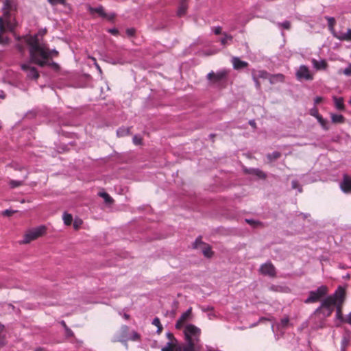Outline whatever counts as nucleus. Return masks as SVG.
I'll return each mask as SVG.
<instances>
[{"label": "nucleus", "instance_id": "nucleus-1", "mask_svg": "<svg viewBox=\"0 0 351 351\" xmlns=\"http://www.w3.org/2000/svg\"><path fill=\"white\" fill-rule=\"evenodd\" d=\"M22 39L29 47V51L32 62L40 67L47 66V60L59 56V52L57 50H50L45 45H41L36 34L25 36Z\"/></svg>", "mask_w": 351, "mask_h": 351}, {"label": "nucleus", "instance_id": "nucleus-2", "mask_svg": "<svg viewBox=\"0 0 351 351\" xmlns=\"http://www.w3.org/2000/svg\"><path fill=\"white\" fill-rule=\"evenodd\" d=\"M16 0H5L2 8L3 16H0V45H6L10 43L9 38L5 35L7 31L13 32L16 22L13 14L16 12Z\"/></svg>", "mask_w": 351, "mask_h": 351}, {"label": "nucleus", "instance_id": "nucleus-3", "mask_svg": "<svg viewBox=\"0 0 351 351\" xmlns=\"http://www.w3.org/2000/svg\"><path fill=\"white\" fill-rule=\"evenodd\" d=\"M343 298H346V289L341 286L337 287L334 293L326 295L320 303L318 308L315 309L313 316L319 319H325L331 316L335 308Z\"/></svg>", "mask_w": 351, "mask_h": 351}, {"label": "nucleus", "instance_id": "nucleus-4", "mask_svg": "<svg viewBox=\"0 0 351 351\" xmlns=\"http://www.w3.org/2000/svg\"><path fill=\"white\" fill-rule=\"evenodd\" d=\"M201 329L193 324H188L184 330L186 344L182 351H195L200 342Z\"/></svg>", "mask_w": 351, "mask_h": 351}, {"label": "nucleus", "instance_id": "nucleus-5", "mask_svg": "<svg viewBox=\"0 0 351 351\" xmlns=\"http://www.w3.org/2000/svg\"><path fill=\"white\" fill-rule=\"evenodd\" d=\"M329 289L326 285H322L316 290L310 291L308 298L304 300L305 304H313L321 302L328 293Z\"/></svg>", "mask_w": 351, "mask_h": 351}, {"label": "nucleus", "instance_id": "nucleus-6", "mask_svg": "<svg viewBox=\"0 0 351 351\" xmlns=\"http://www.w3.org/2000/svg\"><path fill=\"white\" fill-rule=\"evenodd\" d=\"M46 232V228L45 226H40L32 230H30L26 232L24 236V240L23 243H29L32 241H34L38 237L43 236Z\"/></svg>", "mask_w": 351, "mask_h": 351}, {"label": "nucleus", "instance_id": "nucleus-7", "mask_svg": "<svg viewBox=\"0 0 351 351\" xmlns=\"http://www.w3.org/2000/svg\"><path fill=\"white\" fill-rule=\"evenodd\" d=\"M228 75V71L226 69L215 73L210 72L207 75V79L213 84H218L221 82H226Z\"/></svg>", "mask_w": 351, "mask_h": 351}, {"label": "nucleus", "instance_id": "nucleus-8", "mask_svg": "<svg viewBox=\"0 0 351 351\" xmlns=\"http://www.w3.org/2000/svg\"><path fill=\"white\" fill-rule=\"evenodd\" d=\"M193 247L195 249H201L204 256L207 258H210L213 254L211 247L208 244L204 243L200 237L196 239L193 244Z\"/></svg>", "mask_w": 351, "mask_h": 351}, {"label": "nucleus", "instance_id": "nucleus-9", "mask_svg": "<svg viewBox=\"0 0 351 351\" xmlns=\"http://www.w3.org/2000/svg\"><path fill=\"white\" fill-rule=\"evenodd\" d=\"M296 77L299 80H305L311 81L313 80V74L311 72L308 67L305 65H301L295 73Z\"/></svg>", "mask_w": 351, "mask_h": 351}, {"label": "nucleus", "instance_id": "nucleus-10", "mask_svg": "<svg viewBox=\"0 0 351 351\" xmlns=\"http://www.w3.org/2000/svg\"><path fill=\"white\" fill-rule=\"evenodd\" d=\"M21 69L27 73V76L29 79L37 80L40 76L37 69L34 66H31L29 64H23Z\"/></svg>", "mask_w": 351, "mask_h": 351}, {"label": "nucleus", "instance_id": "nucleus-11", "mask_svg": "<svg viewBox=\"0 0 351 351\" xmlns=\"http://www.w3.org/2000/svg\"><path fill=\"white\" fill-rule=\"evenodd\" d=\"M192 316V308H189L186 312L183 313L176 324V329H181L184 324L188 322Z\"/></svg>", "mask_w": 351, "mask_h": 351}, {"label": "nucleus", "instance_id": "nucleus-12", "mask_svg": "<svg viewBox=\"0 0 351 351\" xmlns=\"http://www.w3.org/2000/svg\"><path fill=\"white\" fill-rule=\"evenodd\" d=\"M265 79H268L272 84L282 83L285 81V76L282 74L269 75L265 72Z\"/></svg>", "mask_w": 351, "mask_h": 351}, {"label": "nucleus", "instance_id": "nucleus-13", "mask_svg": "<svg viewBox=\"0 0 351 351\" xmlns=\"http://www.w3.org/2000/svg\"><path fill=\"white\" fill-rule=\"evenodd\" d=\"M346 298H343V299L339 301L338 304L335 308L336 311V317L337 319L340 320L341 322L344 323L345 317L343 316V306L346 301Z\"/></svg>", "mask_w": 351, "mask_h": 351}, {"label": "nucleus", "instance_id": "nucleus-14", "mask_svg": "<svg viewBox=\"0 0 351 351\" xmlns=\"http://www.w3.org/2000/svg\"><path fill=\"white\" fill-rule=\"evenodd\" d=\"M341 188L345 193L351 192V178L348 175L343 176V179L341 183Z\"/></svg>", "mask_w": 351, "mask_h": 351}, {"label": "nucleus", "instance_id": "nucleus-15", "mask_svg": "<svg viewBox=\"0 0 351 351\" xmlns=\"http://www.w3.org/2000/svg\"><path fill=\"white\" fill-rule=\"evenodd\" d=\"M311 62L313 67L317 71L326 70L328 66L327 62L325 60L318 61L313 58L311 60Z\"/></svg>", "mask_w": 351, "mask_h": 351}, {"label": "nucleus", "instance_id": "nucleus-16", "mask_svg": "<svg viewBox=\"0 0 351 351\" xmlns=\"http://www.w3.org/2000/svg\"><path fill=\"white\" fill-rule=\"evenodd\" d=\"M232 62L234 69L239 70L247 66L248 63L245 61L241 60L237 57L232 58Z\"/></svg>", "mask_w": 351, "mask_h": 351}, {"label": "nucleus", "instance_id": "nucleus-17", "mask_svg": "<svg viewBox=\"0 0 351 351\" xmlns=\"http://www.w3.org/2000/svg\"><path fill=\"white\" fill-rule=\"evenodd\" d=\"M183 347L177 345L173 341L168 342L165 347L162 348V351H182Z\"/></svg>", "mask_w": 351, "mask_h": 351}, {"label": "nucleus", "instance_id": "nucleus-18", "mask_svg": "<svg viewBox=\"0 0 351 351\" xmlns=\"http://www.w3.org/2000/svg\"><path fill=\"white\" fill-rule=\"evenodd\" d=\"M334 36L340 40L351 41V29H348L346 32H339Z\"/></svg>", "mask_w": 351, "mask_h": 351}, {"label": "nucleus", "instance_id": "nucleus-19", "mask_svg": "<svg viewBox=\"0 0 351 351\" xmlns=\"http://www.w3.org/2000/svg\"><path fill=\"white\" fill-rule=\"evenodd\" d=\"M265 275H267L271 278L276 276V268L271 263H265Z\"/></svg>", "mask_w": 351, "mask_h": 351}, {"label": "nucleus", "instance_id": "nucleus-20", "mask_svg": "<svg viewBox=\"0 0 351 351\" xmlns=\"http://www.w3.org/2000/svg\"><path fill=\"white\" fill-rule=\"evenodd\" d=\"M89 12L90 14L97 13L102 17H106V14L104 9L102 6H99L97 8L90 7Z\"/></svg>", "mask_w": 351, "mask_h": 351}, {"label": "nucleus", "instance_id": "nucleus-21", "mask_svg": "<svg viewBox=\"0 0 351 351\" xmlns=\"http://www.w3.org/2000/svg\"><path fill=\"white\" fill-rule=\"evenodd\" d=\"M335 106L339 110H344L345 105L343 104V99L342 97H334Z\"/></svg>", "mask_w": 351, "mask_h": 351}, {"label": "nucleus", "instance_id": "nucleus-22", "mask_svg": "<svg viewBox=\"0 0 351 351\" xmlns=\"http://www.w3.org/2000/svg\"><path fill=\"white\" fill-rule=\"evenodd\" d=\"M331 119L334 123H343L345 121V117L341 114H331Z\"/></svg>", "mask_w": 351, "mask_h": 351}, {"label": "nucleus", "instance_id": "nucleus-23", "mask_svg": "<svg viewBox=\"0 0 351 351\" xmlns=\"http://www.w3.org/2000/svg\"><path fill=\"white\" fill-rule=\"evenodd\" d=\"M186 10H187L186 3L185 2V1H182L180 3V6H179V8L178 10V15L179 16H184L186 12Z\"/></svg>", "mask_w": 351, "mask_h": 351}, {"label": "nucleus", "instance_id": "nucleus-24", "mask_svg": "<svg viewBox=\"0 0 351 351\" xmlns=\"http://www.w3.org/2000/svg\"><path fill=\"white\" fill-rule=\"evenodd\" d=\"M99 196L104 198L105 202L108 204H112L114 202L113 199L106 192H99Z\"/></svg>", "mask_w": 351, "mask_h": 351}, {"label": "nucleus", "instance_id": "nucleus-25", "mask_svg": "<svg viewBox=\"0 0 351 351\" xmlns=\"http://www.w3.org/2000/svg\"><path fill=\"white\" fill-rule=\"evenodd\" d=\"M152 324L156 326L158 328V330H157L158 334H160L162 330V326L160 323V319L158 317H155L152 322Z\"/></svg>", "mask_w": 351, "mask_h": 351}, {"label": "nucleus", "instance_id": "nucleus-26", "mask_svg": "<svg viewBox=\"0 0 351 351\" xmlns=\"http://www.w3.org/2000/svg\"><path fill=\"white\" fill-rule=\"evenodd\" d=\"M281 156V153L279 152H274L272 154H267V158L270 162L274 161Z\"/></svg>", "mask_w": 351, "mask_h": 351}, {"label": "nucleus", "instance_id": "nucleus-27", "mask_svg": "<svg viewBox=\"0 0 351 351\" xmlns=\"http://www.w3.org/2000/svg\"><path fill=\"white\" fill-rule=\"evenodd\" d=\"M63 220L65 225L70 226L73 221V217L71 214L65 213L63 215Z\"/></svg>", "mask_w": 351, "mask_h": 351}, {"label": "nucleus", "instance_id": "nucleus-28", "mask_svg": "<svg viewBox=\"0 0 351 351\" xmlns=\"http://www.w3.org/2000/svg\"><path fill=\"white\" fill-rule=\"evenodd\" d=\"M318 122L319 123V124L322 125V127L327 130H328V122L326 120H325L322 115H317V118Z\"/></svg>", "mask_w": 351, "mask_h": 351}, {"label": "nucleus", "instance_id": "nucleus-29", "mask_svg": "<svg viewBox=\"0 0 351 351\" xmlns=\"http://www.w3.org/2000/svg\"><path fill=\"white\" fill-rule=\"evenodd\" d=\"M224 37L221 39V43L222 45L226 46L228 44V41H232L233 37L231 35H229L226 33H223Z\"/></svg>", "mask_w": 351, "mask_h": 351}, {"label": "nucleus", "instance_id": "nucleus-30", "mask_svg": "<svg viewBox=\"0 0 351 351\" xmlns=\"http://www.w3.org/2000/svg\"><path fill=\"white\" fill-rule=\"evenodd\" d=\"M325 18H326V19L328 21V25L329 29L330 30H333L334 29V27H335V23H336L335 18L330 17V16H326Z\"/></svg>", "mask_w": 351, "mask_h": 351}, {"label": "nucleus", "instance_id": "nucleus-31", "mask_svg": "<svg viewBox=\"0 0 351 351\" xmlns=\"http://www.w3.org/2000/svg\"><path fill=\"white\" fill-rule=\"evenodd\" d=\"M289 324V319L288 317H283L280 320V323L279 324V326L282 328H286L288 327Z\"/></svg>", "mask_w": 351, "mask_h": 351}, {"label": "nucleus", "instance_id": "nucleus-32", "mask_svg": "<svg viewBox=\"0 0 351 351\" xmlns=\"http://www.w3.org/2000/svg\"><path fill=\"white\" fill-rule=\"evenodd\" d=\"M4 330V326L0 323V346H3L5 342L4 335L2 334Z\"/></svg>", "mask_w": 351, "mask_h": 351}, {"label": "nucleus", "instance_id": "nucleus-33", "mask_svg": "<svg viewBox=\"0 0 351 351\" xmlns=\"http://www.w3.org/2000/svg\"><path fill=\"white\" fill-rule=\"evenodd\" d=\"M278 27H282L285 29L289 30L291 29V23L289 21H285L282 23H278Z\"/></svg>", "mask_w": 351, "mask_h": 351}, {"label": "nucleus", "instance_id": "nucleus-34", "mask_svg": "<svg viewBox=\"0 0 351 351\" xmlns=\"http://www.w3.org/2000/svg\"><path fill=\"white\" fill-rule=\"evenodd\" d=\"M130 134V128H120L117 130V135L119 136H123Z\"/></svg>", "mask_w": 351, "mask_h": 351}, {"label": "nucleus", "instance_id": "nucleus-35", "mask_svg": "<svg viewBox=\"0 0 351 351\" xmlns=\"http://www.w3.org/2000/svg\"><path fill=\"white\" fill-rule=\"evenodd\" d=\"M48 2L51 5H65L66 4V0H47Z\"/></svg>", "mask_w": 351, "mask_h": 351}, {"label": "nucleus", "instance_id": "nucleus-36", "mask_svg": "<svg viewBox=\"0 0 351 351\" xmlns=\"http://www.w3.org/2000/svg\"><path fill=\"white\" fill-rule=\"evenodd\" d=\"M129 328L126 325H123L121 327L120 332L121 335V337H125L128 332Z\"/></svg>", "mask_w": 351, "mask_h": 351}, {"label": "nucleus", "instance_id": "nucleus-37", "mask_svg": "<svg viewBox=\"0 0 351 351\" xmlns=\"http://www.w3.org/2000/svg\"><path fill=\"white\" fill-rule=\"evenodd\" d=\"M291 186H292V189H298L300 193H301L302 191V189L297 180H292Z\"/></svg>", "mask_w": 351, "mask_h": 351}, {"label": "nucleus", "instance_id": "nucleus-38", "mask_svg": "<svg viewBox=\"0 0 351 351\" xmlns=\"http://www.w3.org/2000/svg\"><path fill=\"white\" fill-rule=\"evenodd\" d=\"M23 184V182L22 181L11 180L10 182V185L12 188H16L20 186H22Z\"/></svg>", "mask_w": 351, "mask_h": 351}, {"label": "nucleus", "instance_id": "nucleus-39", "mask_svg": "<svg viewBox=\"0 0 351 351\" xmlns=\"http://www.w3.org/2000/svg\"><path fill=\"white\" fill-rule=\"evenodd\" d=\"M47 66L53 68L54 70L56 71H58L60 69V66L58 63L55 62H48L47 61Z\"/></svg>", "mask_w": 351, "mask_h": 351}, {"label": "nucleus", "instance_id": "nucleus-40", "mask_svg": "<svg viewBox=\"0 0 351 351\" xmlns=\"http://www.w3.org/2000/svg\"><path fill=\"white\" fill-rule=\"evenodd\" d=\"M133 143L136 145H141L142 143V138L138 136H134L133 137Z\"/></svg>", "mask_w": 351, "mask_h": 351}, {"label": "nucleus", "instance_id": "nucleus-41", "mask_svg": "<svg viewBox=\"0 0 351 351\" xmlns=\"http://www.w3.org/2000/svg\"><path fill=\"white\" fill-rule=\"evenodd\" d=\"M245 221H246L248 224H250V225H251V226H254V227H255V226H258V225H261V223H259V222H258V221H254V220H253V219H245Z\"/></svg>", "mask_w": 351, "mask_h": 351}, {"label": "nucleus", "instance_id": "nucleus-42", "mask_svg": "<svg viewBox=\"0 0 351 351\" xmlns=\"http://www.w3.org/2000/svg\"><path fill=\"white\" fill-rule=\"evenodd\" d=\"M167 337L169 341V342L173 341L174 343H177V340L176 339V338L174 337V336L172 333L168 332L167 334Z\"/></svg>", "mask_w": 351, "mask_h": 351}, {"label": "nucleus", "instance_id": "nucleus-43", "mask_svg": "<svg viewBox=\"0 0 351 351\" xmlns=\"http://www.w3.org/2000/svg\"><path fill=\"white\" fill-rule=\"evenodd\" d=\"M136 30L134 28H129L126 29V34L129 36H134L135 35Z\"/></svg>", "mask_w": 351, "mask_h": 351}, {"label": "nucleus", "instance_id": "nucleus-44", "mask_svg": "<svg viewBox=\"0 0 351 351\" xmlns=\"http://www.w3.org/2000/svg\"><path fill=\"white\" fill-rule=\"evenodd\" d=\"M310 114L317 118V115H320L318 112V110L316 108H312L310 111Z\"/></svg>", "mask_w": 351, "mask_h": 351}, {"label": "nucleus", "instance_id": "nucleus-45", "mask_svg": "<svg viewBox=\"0 0 351 351\" xmlns=\"http://www.w3.org/2000/svg\"><path fill=\"white\" fill-rule=\"evenodd\" d=\"M14 213H15V211H14V210H5L3 211L2 215L3 216L10 217V216H12Z\"/></svg>", "mask_w": 351, "mask_h": 351}, {"label": "nucleus", "instance_id": "nucleus-46", "mask_svg": "<svg viewBox=\"0 0 351 351\" xmlns=\"http://www.w3.org/2000/svg\"><path fill=\"white\" fill-rule=\"evenodd\" d=\"M108 32L114 36H118L119 33V30L116 28L109 29Z\"/></svg>", "mask_w": 351, "mask_h": 351}, {"label": "nucleus", "instance_id": "nucleus-47", "mask_svg": "<svg viewBox=\"0 0 351 351\" xmlns=\"http://www.w3.org/2000/svg\"><path fill=\"white\" fill-rule=\"evenodd\" d=\"M344 323L348 324L351 326V312L345 317Z\"/></svg>", "mask_w": 351, "mask_h": 351}, {"label": "nucleus", "instance_id": "nucleus-48", "mask_svg": "<svg viewBox=\"0 0 351 351\" xmlns=\"http://www.w3.org/2000/svg\"><path fill=\"white\" fill-rule=\"evenodd\" d=\"M16 49L21 52V53H23L24 51H25V47H24V45L21 43H18L16 45Z\"/></svg>", "mask_w": 351, "mask_h": 351}, {"label": "nucleus", "instance_id": "nucleus-49", "mask_svg": "<svg viewBox=\"0 0 351 351\" xmlns=\"http://www.w3.org/2000/svg\"><path fill=\"white\" fill-rule=\"evenodd\" d=\"M213 32L216 35L221 34V27L219 26L216 27L214 28Z\"/></svg>", "mask_w": 351, "mask_h": 351}, {"label": "nucleus", "instance_id": "nucleus-50", "mask_svg": "<svg viewBox=\"0 0 351 351\" xmlns=\"http://www.w3.org/2000/svg\"><path fill=\"white\" fill-rule=\"evenodd\" d=\"M343 73L346 75H351V66L346 68L343 71Z\"/></svg>", "mask_w": 351, "mask_h": 351}, {"label": "nucleus", "instance_id": "nucleus-51", "mask_svg": "<svg viewBox=\"0 0 351 351\" xmlns=\"http://www.w3.org/2000/svg\"><path fill=\"white\" fill-rule=\"evenodd\" d=\"M139 338H140V335L137 332H134V335H133L132 340H138V339H139Z\"/></svg>", "mask_w": 351, "mask_h": 351}, {"label": "nucleus", "instance_id": "nucleus-52", "mask_svg": "<svg viewBox=\"0 0 351 351\" xmlns=\"http://www.w3.org/2000/svg\"><path fill=\"white\" fill-rule=\"evenodd\" d=\"M322 97H317L315 99V104H319L320 102H322Z\"/></svg>", "mask_w": 351, "mask_h": 351}, {"label": "nucleus", "instance_id": "nucleus-53", "mask_svg": "<svg viewBox=\"0 0 351 351\" xmlns=\"http://www.w3.org/2000/svg\"><path fill=\"white\" fill-rule=\"evenodd\" d=\"M250 125L253 127V128H255L256 127V123H255V121H250L249 122Z\"/></svg>", "mask_w": 351, "mask_h": 351}, {"label": "nucleus", "instance_id": "nucleus-54", "mask_svg": "<svg viewBox=\"0 0 351 351\" xmlns=\"http://www.w3.org/2000/svg\"><path fill=\"white\" fill-rule=\"evenodd\" d=\"M259 271H260L261 274H263V265H261L260 266Z\"/></svg>", "mask_w": 351, "mask_h": 351}, {"label": "nucleus", "instance_id": "nucleus-55", "mask_svg": "<svg viewBox=\"0 0 351 351\" xmlns=\"http://www.w3.org/2000/svg\"><path fill=\"white\" fill-rule=\"evenodd\" d=\"M123 317L125 319H130V315L128 314L125 313L124 315H123Z\"/></svg>", "mask_w": 351, "mask_h": 351}, {"label": "nucleus", "instance_id": "nucleus-56", "mask_svg": "<svg viewBox=\"0 0 351 351\" xmlns=\"http://www.w3.org/2000/svg\"><path fill=\"white\" fill-rule=\"evenodd\" d=\"M34 351H45V350L44 348H39L35 350Z\"/></svg>", "mask_w": 351, "mask_h": 351}, {"label": "nucleus", "instance_id": "nucleus-57", "mask_svg": "<svg viewBox=\"0 0 351 351\" xmlns=\"http://www.w3.org/2000/svg\"><path fill=\"white\" fill-rule=\"evenodd\" d=\"M114 17H115V15L114 14H112L111 16H109V19L110 20H113Z\"/></svg>", "mask_w": 351, "mask_h": 351}, {"label": "nucleus", "instance_id": "nucleus-58", "mask_svg": "<svg viewBox=\"0 0 351 351\" xmlns=\"http://www.w3.org/2000/svg\"><path fill=\"white\" fill-rule=\"evenodd\" d=\"M62 326H64L65 328H66V325L64 321L62 322Z\"/></svg>", "mask_w": 351, "mask_h": 351}, {"label": "nucleus", "instance_id": "nucleus-59", "mask_svg": "<svg viewBox=\"0 0 351 351\" xmlns=\"http://www.w3.org/2000/svg\"><path fill=\"white\" fill-rule=\"evenodd\" d=\"M97 67L101 71L99 66H98L97 64Z\"/></svg>", "mask_w": 351, "mask_h": 351}, {"label": "nucleus", "instance_id": "nucleus-60", "mask_svg": "<svg viewBox=\"0 0 351 351\" xmlns=\"http://www.w3.org/2000/svg\"><path fill=\"white\" fill-rule=\"evenodd\" d=\"M350 104H351V99H350Z\"/></svg>", "mask_w": 351, "mask_h": 351}]
</instances>
